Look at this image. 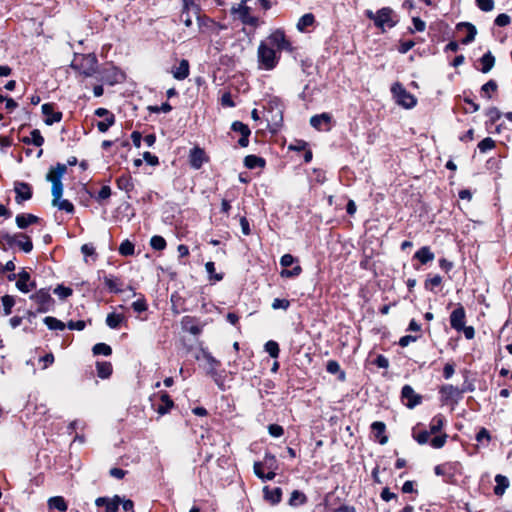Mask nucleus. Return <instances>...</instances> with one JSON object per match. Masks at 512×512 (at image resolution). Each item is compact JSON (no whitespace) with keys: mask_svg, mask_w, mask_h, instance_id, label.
Here are the masks:
<instances>
[{"mask_svg":"<svg viewBox=\"0 0 512 512\" xmlns=\"http://www.w3.org/2000/svg\"><path fill=\"white\" fill-rule=\"evenodd\" d=\"M42 113L45 116V123L47 125H52L56 122L61 121L62 113L59 111H54V106L51 103H45L41 107Z\"/></svg>","mask_w":512,"mask_h":512,"instance_id":"obj_14","label":"nucleus"},{"mask_svg":"<svg viewBox=\"0 0 512 512\" xmlns=\"http://www.w3.org/2000/svg\"><path fill=\"white\" fill-rule=\"evenodd\" d=\"M401 397L407 408L413 409L421 403L422 397L417 394L410 385H404L401 391Z\"/></svg>","mask_w":512,"mask_h":512,"instance_id":"obj_9","label":"nucleus"},{"mask_svg":"<svg viewBox=\"0 0 512 512\" xmlns=\"http://www.w3.org/2000/svg\"><path fill=\"white\" fill-rule=\"evenodd\" d=\"M306 501H307V497L305 496L304 493H302L298 490H294L291 493V496L289 499V504L291 506H300V505L304 504Z\"/></svg>","mask_w":512,"mask_h":512,"instance_id":"obj_35","label":"nucleus"},{"mask_svg":"<svg viewBox=\"0 0 512 512\" xmlns=\"http://www.w3.org/2000/svg\"><path fill=\"white\" fill-rule=\"evenodd\" d=\"M21 239L16 241L17 244L25 253H29L33 249V244L30 238L24 234L20 235Z\"/></svg>","mask_w":512,"mask_h":512,"instance_id":"obj_38","label":"nucleus"},{"mask_svg":"<svg viewBox=\"0 0 512 512\" xmlns=\"http://www.w3.org/2000/svg\"><path fill=\"white\" fill-rule=\"evenodd\" d=\"M66 171V165L58 163L55 167L50 168L49 172L46 175V180L51 182L52 184V205L54 207H57L59 210H63L67 213H73V204L66 199H61L63 194V184L61 179L66 173Z\"/></svg>","mask_w":512,"mask_h":512,"instance_id":"obj_2","label":"nucleus"},{"mask_svg":"<svg viewBox=\"0 0 512 512\" xmlns=\"http://www.w3.org/2000/svg\"><path fill=\"white\" fill-rule=\"evenodd\" d=\"M456 30L457 31H465V37L462 39V44H469L471 42L474 41L475 39V36L477 34V29L476 27L472 24V23H469V22H460L456 25Z\"/></svg>","mask_w":512,"mask_h":512,"instance_id":"obj_16","label":"nucleus"},{"mask_svg":"<svg viewBox=\"0 0 512 512\" xmlns=\"http://www.w3.org/2000/svg\"><path fill=\"white\" fill-rule=\"evenodd\" d=\"M244 165L248 169H254L257 167H264L265 166V160L261 157H258L256 155H248L244 159Z\"/></svg>","mask_w":512,"mask_h":512,"instance_id":"obj_27","label":"nucleus"},{"mask_svg":"<svg viewBox=\"0 0 512 512\" xmlns=\"http://www.w3.org/2000/svg\"><path fill=\"white\" fill-rule=\"evenodd\" d=\"M208 161L206 154L203 149L199 147H194L190 150L189 153V163L192 168L198 170L200 169L205 162Z\"/></svg>","mask_w":512,"mask_h":512,"instance_id":"obj_12","label":"nucleus"},{"mask_svg":"<svg viewBox=\"0 0 512 512\" xmlns=\"http://www.w3.org/2000/svg\"><path fill=\"white\" fill-rule=\"evenodd\" d=\"M104 283L111 292L118 293L121 291L118 287V279L116 278L104 277Z\"/></svg>","mask_w":512,"mask_h":512,"instance_id":"obj_50","label":"nucleus"},{"mask_svg":"<svg viewBox=\"0 0 512 512\" xmlns=\"http://www.w3.org/2000/svg\"><path fill=\"white\" fill-rule=\"evenodd\" d=\"M480 62L482 64L481 71L483 73H488L494 66L495 58L491 52H487L481 57Z\"/></svg>","mask_w":512,"mask_h":512,"instance_id":"obj_31","label":"nucleus"},{"mask_svg":"<svg viewBox=\"0 0 512 512\" xmlns=\"http://www.w3.org/2000/svg\"><path fill=\"white\" fill-rule=\"evenodd\" d=\"M447 438H448V435L447 434H441V435H437L435 436L431 441H430V445L435 448V449H440L442 448L446 441H447Z\"/></svg>","mask_w":512,"mask_h":512,"instance_id":"obj_47","label":"nucleus"},{"mask_svg":"<svg viewBox=\"0 0 512 512\" xmlns=\"http://www.w3.org/2000/svg\"><path fill=\"white\" fill-rule=\"evenodd\" d=\"M332 117L329 113H321L310 118V124L319 131H329L331 129Z\"/></svg>","mask_w":512,"mask_h":512,"instance_id":"obj_10","label":"nucleus"},{"mask_svg":"<svg viewBox=\"0 0 512 512\" xmlns=\"http://www.w3.org/2000/svg\"><path fill=\"white\" fill-rule=\"evenodd\" d=\"M115 123V116H109V118H104V120L99 121L97 123V128L100 132H106L111 126Z\"/></svg>","mask_w":512,"mask_h":512,"instance_id":"obj_46","label":"nucleus"},{"mask_svg":"<svg viewBox=\"0 0 512 512\" xmlns=\"http://www.w3.org/2000/svg\"><path fill=\"white\" fill-rule=\"evenodd\" d=\"M315 21L314 15L311 13H306L300 17L297 23V29L299 31H304L307 27L311 26Z\"/></svg>","mask_w":512,"mask_h":512,"instance_id":"obj_34","label":"nucleus"},{"mask_svg":"<svg viewBox=\"0 0 512 512\" xmlns=\"http://www.w3.org/2000/svg\"><path fill=\"white\" fill-rule=\"evenodd\" d=\"M495 482L496 486L494 488V493L497 496H502L505 493L506 489L509 487V480L506 476L497 474L495 476Z\"/></svg>","mask_w":512,"mask_h":512,"instance_id":"obj_22","label":"nucleus"},{"mask_svg":"<svg viewBox=\"0 0 512 512\" xmlns=\"http://www.w3.org/2000/svg\"><path fill=\"white\" fill-rule=\"evenodd\" d=\"M54 293L61 299H66L67 297L71 296L73 291L69 287H65L63 285H58L54 289Z\"/></svg>","mask_w":512,"mask_h":512,"instance_id":"obj_49","label":"nucleus"},{"mask_svg":"<svg viewBox=\"0 0 512 512\" xmlns=\"http://www.w3.org/2000/svg\"><path fill=\"white\" fill-rule=\"evenodd\" d=\"M205 269H206V272L209 275L210 280L221 281L223 279V275L222 274L215 273V264H214V262H211V261L207 262L205 264Z\"/></svg>","mask_w":512,"mask_h":512,"instance_id":"obj_40","label":"nucleus"},{"mask_svg":"<svg viewBox=\"0 0 512 512\" xmlns=\"http://www.w3.org/2000/svg\"><path fill=\"white\" fill-rule=\"evenodd\" d=\"M97 374L100 378L106 379L112 374V365L109 362L97 363Z\"/></svg>","mask_w":512,"mask_h":512,"instance_id":"obj_32","label":"nucleus"},{"mask_svg":"<svg viewBox=\"0 0 512 512\" xmlns=\"http://www.w3.org/2000/svg\"><path fill=\"white\" fill-rule=\"evenodd\" d=\"M86 324L83 320H79V321H69L68 324H67V327L70 329V330H78V331H81L85 328Z\"/></svg>","mask_w":512,"mask_h":512,"instance_id":"obj_62","label":"nucleus"},{"mask_svg":"<svg viewBox=\"0 0 512 512\" xmlns=\"http://www.w3.org/2000/svg\"><path fill=\"white\" fill-rule=\"evenodd\" d=\"M111 196V188L108 185H104L98 192L97 200L102 201L108 199Z\"/></svg>","mask_w":512,"mask_h":512,"instance_id":"obj_59","label":"nucleus"},{"mask_svg":"<svg viewBox=\"0 0 512 512\" xmlns=\"http://www.w3.org/2000/svg\"><path fill=\"white\" fill-rule=\"evenodd\" d=\"M271 306L275 310H277V309L287 310L289 308V306H290V302L287 299L275 298L273 300Z\"/></svg>","mask_w":512,"mask_h":512,"instance_id":"obj_53","label":"nucleus"},{"mask_svg":"<svg viewBox=\"0 0 512 512\" xmlns=\"http://www.w3.org/2000/svg\"><path fill=\"white\" fill-rule=\"evenodd\" d=\"M121 502L122 498L119 495H115L112 498L99 497L96 499L95 504L98 507L105 506L106 512H118Z\"/></svg>","mask_w":512,"mask_h":512,"instance_id":"obj_11","label":"nucleus"},{"mask_svg":"<svg viewBox=\"0 0 512 512\" xmlns=\"http://www.w3.org/2000/svg\"><path fill=\"white\" fill-rule=\"evenodd\" d=\"M265 351L272 357L277 358L279 355V345L277 342L270 340L265 344Z\"/></svg>","mask_w":512,"mask_h":512,"instance_id":"obj_44","label":"nucleus"},{"mask_svg":"<svg viewBox=\"0 0 512 512\" xmlns=\"http://www.w3.org/2000/svg\"><path fill=\"white\" fill-rule=\"evenodd\" d=\"M268 432L272 437H281L284 434V429L278 424H271L268 426Z\"/></svg>","mask_w":512,"mask_h":512,"instance_id":"obj_55","label":"nucleus"},{"mask_svg":"<svg viewBox=\"0 0 512 512\" xmlns=\"http://www.w3.org/2000/svg\"><path fill=\"white\" fill-rule=\"evenodd\" d=\"M135 246L129 240H124L119 246V253L122 256H132L134 254Z\"/></svg>","mask_w":512,"mask_h":512,"instance_id":"obj_36","label":"nucleus"},{"mask_svg":"<svg viewBox=\"0 0 512 512\" xmlns=\"http://www.w3.org/2000/svg\"><path fill=\"white\" fill-rule=\"evenodd\" d=\"M496 89H497V83L494 80H489L487 83H485L482 86L481 91L489 99V98H491L490 92H494V91H496Z\"/></svg>","mask_w":512,"mask_h":512,"instance_id":"obj_52","label":"nucleus"},{"mask_svg":"<svg viewBox=\"0 0 512 512\" xmlns=\"http://www.w3.org/2000/svg\"><path fill=\"white\" fill-rule=\"evenodd\" d=\"M414 257L421 262V264H426L434 259V253L431 252L430 248L424 246L420 248L414 255Z\"/></svg>","mask_w":512,"mask_h":512,"instance_id":"obj_23","label":"nucleus"},{"mask_svg":"<svg viewBox=\"0 0 512 512\" xmlns=\"http://www.w3.org/2000/svg\"><path fill=\"white\" fill-rule=\"evenodd\" d=\"M372 431L375 434V437L378 439L381 445H384L388 441V437L385 435L386 426L381 421H375L371 425Z\"/></svg>","mask_w":512,"mask_h":512,"instance_id":"obj_19","label":"nucleus"},{"mask_svg":"<svg viewBox=\"0 0 512 512\" xmlns=\"http://www.w3.org/2000/svg\"><path fill=\"white\" fill-rule=\"evenodd\" d=\"M263 464V467L266 470H276L277 469V461L275 456L271 454H266L263 461H260Z\"/></svg>","mask_w":512,"mask_h":512,"instance_id":"obj_42","label":"nucleus"},{"mask_svg":"<svg viewBox=\"0 0 512 512\" xmlns=\"http://www.w3.org/2000/svg\"><path fill=\"white\" fill-rule=\"evenodd\" d=\"M511 23V17L508 14L501 13L495 19V24L499 27H505Z\"/></svg>","mask_w":512,"mask_h":512,"instance_id":"obj_54","label":"nucleus"},{"mask_svg":"<svg viewBox=\"0 0 512 512\" xmlns=\"http://www.w3.org/2000/svg\"><path fill=\"white\" fill-rule=\"evenodd\" d=\"M393 10L389 7H383L377 11L375 16V25L385 31V27L392 28L396 25V21L393 20Z\"/></svg>","mask_w":512,"mask_h":512,"instance_id":"obj_7","label":"nucleus"},{"mask_svg":"<svg viewBox=\"0 0 512 512\" xmlns=\"http://www.w3.org/2000/svg\"><path fill=\"white\" fill-rule=\"evenodd\" d=\"M282 51L292 52L293 47L281 29L274 30L262 40L257 49V60L260 69L273 70L279 60Z\"/></svg>","mask_w":512,"mask_h":512,"instance_id":"obj_1","label":"nucleus"},{"mask_svg":"<svg viewBox=\"0 0 512 512\" xmlns=\"http://www.w3.org/2000/svg\"><path fill=\"white\" fill-rule=\"evenodd\" d=\"M451 327L457 331H461L465 325V311L463 307L456 308L450 315Z\"/></svg>","mask_w":512,"mask_h":512,"instance_id":"obj_17","label":"nucleus"},{"mask_svg":"<svg viewBox=\"0 0 512 512\" xmlns=\"http://www.w3.org/2000/svg\"><path fill=\"white\" fill-rule=\"evenodd\" d=\"M295 262V258L291 254H284L280 259V264L283 267H289Z\"/></svg>","mask_w":512,"mask_h":512,"instance_id":"obj_63","label":"nucleus"},{"mask_svg":"<svg viewBox=\"0 0 512 512\" xmlns=\"http://www.w3.org/2000/svg\"><path fill=\"white\" fill-rule=\"evenodd\" d=\"M72 67L85 76H92L97 72V59L92 54L82 55L75 59Z\"/></svg>","mask_w":512,"mask_h":512,"instance_id":"obj_4","label":"nucleus"},{"mask_svg":"<svg viewBox=\"0 0 512 512\" xmlns=\"http://www.w3.org/2000/svg\"><path fill=\"white\" fill-rule=\"evenodd\" d=\"M391 91L394 97L396 98V102L399 105L407 109L412 108L416 105V98L412 94L407 92L406 89L400 83H395L392 86Z\"/></svg>","mask_w":512,"mask_h":512,"instance_id":"obj_6","label":"nucleus"},{"mask_svg":"<svg viewBox=\"0 0 512 512\" xmlns=\"http://www.w3.org/2000/svg\"><path fill=\"white\" fill-rule=\"evenodd\" d=\"M143 159L151 166H156L159 164L158 157L151 154L150 152H144Z\"/></svg>","mask_w":512,"mask_h":512,"instance_id":"obj_61","label":"nucleus"},{"mask_svg":"<svg viewBox=\"0 0 512 512\" xmlns=\"http://www.w3.org/2000/svg\"><path fill=\"white\" fill-rule=\"evenodd\" d=\"M301 272H302V268H301L299 265H296V266H295L293 269H291V270L284 269V270L281 272V276H282V277H285V278H291V277H296V276H298Z\"/></svg>","mask_w":512,"mask_h":512,"instance_id":"obj_58","label":"nucleus"},{"mask_svg":"<svg viewBox=\"0 0 512 512\" xmlns=\"http://www.w3.org/2000/svg\"><path fill=\"white\" fill-rule=\"evenodd\" d=\"M134 311L141 313L147 310L148 306L144 298H140L132 303Z\"/></svg>","mask_w":512,"mask_h":512,"instance_id":"obj_57","label":"nucleus"},{"mask_svg":"<svg viewBox=\"0 0 512 512\" xmlns=\"http://www.w3.org/2000/svg\"><path fill=\"white\" fill-rule=\"evenodd\" d=\"M263 493L264 498L273 505L278 504L281 501L282 490L279 487L269 489L268 486H265L263 489Z\"/></svg>","mask_w":512,"mask_h":512,"instance_id":"obj_18","label":"nucleus"},{"mask_svg":"<svg viewBox=\"0 0 512 512\" xmlns=\"http://www.w3.org/2000/svg\"><path fill=\"white\" fill-rule=\"evenodd\" d=\"M412 23L414 26V30L411 31L412 33L414 31L423 32L426 28V23L423 20H421L419 17H413Z\"/></svg>","mask_w":512,"mask_h":512,"instance_id":"obj_60","label":"nucleus"},{"mask_svg":"<svg viewBox=\"0 0 512 512\" xmlns=\"http://www.w3.org/2000/svg\"><path fill=\"white\" fill-rule=\"evenodd\" d=\"M117 187L120 190L129 192L133 189L134 184L130 175H122L116 180Z\"/></svg>","mask_w":512,"mask_h":512,"instance_id":"obj_28","label":"nucleus"},{"mask_svg":"<svg viewBox=\"0 0 512 512\" xmlns=\"http://www.w3.org/2000/svg\"><path fill=\"white\" fill-rule=\"evenodd\" d=\"M172 75L176 80H184L189 76V63L182 59L179 66L172 70Z\"/></svg>","mask_w":512,"mask_h":512,"instance_id":"obj_20","label":"nucleus"},{"mask_svg":"<svg viewBox=\"0 0 512 512\" xmlns=\"http://www.w3.org/2000/svg\"><path fill=\"white\" fill-rule=\"evenodd\" d=\"M30 299L37 305L38 313H47L54 307L55 301L51 297L49 290L40 289L30 296Z\"/></svg>","mask_w":512,"mask_h":512,"instance_id":"obj_5","label":"nucleus"},{"mask_svg":"<svg viewBox=\"0 0 512 512\" xmlns=\"http://www.w3.org/2000/svg\"><path fill=\"white\" fill-rule=\"evenodd\" d=\"M476 5L480 10L489 12L494 9V0H476Z\"/></svg>","mask_w":512,"mask_h":512,"instance_id":"obj_51","label":"nucleus"},{"mask_svg":"<svg viewBox=\"0 0 512 512\" xmlns=\"http://www.w3.org/2000/svg\"><path fill=\"white\" fill-rule=\"evenodd\" d=\"M124 319L125 317L122 314L109 313L106 317V324L111 329H117Z\"/></svg>","mask_w":512,"mask_h":512,"instance_id":"obj_30","label":"nucleus"},{"mask_svg":"<svg viewBox=\"0 0 512 512\" xmlns=\"http://www.w3.org/2000/svg\"><path fill=\"white\" fill-rule=\"evenodd\" d=\"M15 220L18 228L24 229L29 225L38 222L39 218L33 214H19L16 216Z\"/></svg>","mask_w":512,"mask_h":512,"instance_id":"obj_21","label":"nucleus"},{"mask_svg":"<svg viewBox=\"0 0 512 512\" xmlns=\"http://www.w3.org/2000/svg\"><path fill=\"white\" fill-rule=\"evenodd\" d=\"M43 322L47 325L50 330H64L66 325L62 321L55 317L47 316L43 319Z\"/></svg>","mask_w":512,"mask_h":512,"instance_id":"obj_33","label":"nucleus"},{"mask_svg":"<svg viewBox=\"0 0 512 512\" xmlns=\"http://www.w3.org/2000/svg\"><path fill=\"white\" fill-rule=\"evenodd\" d=\"M95 355L109 356L112 353V349L105 343H97L92 349Z\"/></svg>","mask_w":512,"mask_h":512,"instance_id":"obj_41","label":"nucleus"},{"mask_svg":"<svg viewBox=\"0 0 512 512\" xmlns=\"http://www.w3.org/2000/svg\"><path fill=\"white\" fill-rule=\"evenodd\" d=\"M150 245L154 250L162 251L166 248V240L159 235H155L150 239Z\"/></svg>","mask_w":512,"mask_h":512,"instance_id":"obj_37","label":"nucleus"},{"mask_svg":"<svg viewBox=\"0 0 512 512\" xmlns=\"http://www.w3.org/2000/svg\"><path fill=\"white\" fill-rule=\"evenodd\" d=\"M233 14L245 25L257 27L259 24L258 17L252 15L251 8L244 3L239 4L237 8L233 9Z\"/></svg>","mask_w":512,"mask_h":512,"instance_id":"obj_8","label":"nucleus"},{"mask_svg":"<svg viewBox=\"0 0 512 512\" xmlns=\"http://www.w3.org/2000/svg\"><path fill=\"white\" fill-rule=\"evenodd\" d=\"M49 509H56L61 512H65L68 508L65 499L62 496H54L48 500Z\"/></svg>","mask_w":512,"mask_h":512,"instance_id":"obj_24","label":"nucleus"},{"mask_svg":"<svg viewBox=\"0 0 512 512\" xmlns=\"http://www.w3.org/2000/svg\"><path fill=\"white\" fill-rule=\"evenodd\" d=\"M14 190L16 193L15 200L19 204L23 201L29 200L32 197L31 186L25 182H16Z\"/></svg>","mask_w":512,"mask_h":512,"instance_id":"obj_15","label":"nucleus"},{"mask_svg":"<svg viewBox=\"0 0 512 512\" xmlns=\"http://www.w3.org/2000/svg\"><path fill=\"white\" fill-rule=\"evenodd\" d=\"M182 7L179 15L180 21L186 26L192 25V18L195 17L199 26L205 21L201 16L200 0H181Z\"/></svg>","mask_w":512,"mask_h":512,"instance_id":"obj_3","label":"nucleus"},{"mask_svg":"<svg viewBox=\"0 0 512 512\" xmlns=\"http://www.w3.org/2000/svg\"><path fill=\"white\" fill-rule=\"evenodd\" d=\"M430 432L428 430H423L420 432H416L415 429L413 430V438L420 444L424 445L428 443L430 438Z\"/></svg>","mask_w":512,"mask_h":512,"instance_id":"obj_45","label":"nucleus"},{"mask_svg":"<svg viewBox=\"0 0 512 512\" xmlns=\"http://www.w3.org/2000/svg\"><path fill=\"white\" fill-rule=\"evenodd\" d=\"M16 287L23 293H28L36 287L34 281H31V276L26 270H22L18 273V279L16 281Z\"/></svg>","mask_w":512,"mask_h":512,"instance_id":"obj_13","label":"nucleus"},{"mask_svg":"<svg viewBox=\"0 0 512 512\" xmlns=\"http://www.w3.org/2000/svg\"><path fill=\"white\" fill-rule=\"evenodd\" d=\"M160 399L162 404L157 408V412L164 415L173 407V401L166 392L161 394Z\"/></svg>","mask_w":512,"mask_h":512,"instance_id":"obj_29","label":"nucleus"},{"mask_svg":"<svg viewBox=\"0 0 512 512\" xmlns=\"http://www.w3.org/2000/svg\"><path fill=\"white\" fill-rule=\"evenodd\" d=\"M494 147L495 141L490 137H486L478 143V149L480 150L481 153H486L487 151L493 149Z\"/></svg>","mask_w":512,"mask_h":512,"instance_id":"obj_43","label":"nucleus"},{"mask_svg":"<svg viewBox=\"0 0 512 512\" xmlns=\"http://www.w3.org/2000/svg\"><path fill=\"white\" fill-rule=\"evenodd\" d=\"M444 424H445L444 416L441 414H438L431 419L428 431L430 432V434H437L438 432H440L442 430V428L444 427Z\"/></svg>","mask_w":512,"mask_h":512,"instance_id":"obj_25","label":"nucleus"},{"mask_svg":"<svg viewBox=\"0 0 512 512\" xmlns=\"http://www.w3.org/2000/svg\"><path fill=\"white\" fill-rule=\"evenodd\" d=\"M232 130L235 132H239L242 136H249L250 135V129L247 125L240 121H235L232 124Z\"/></svg>","mask_w":512,"mask_h":512,"instance_id":"obj_48","label":"nucleus"},{"mask_svg":"<svg viewBox=\"0 0 512 512\" xmlns=\"http://www.w3.org/2000/svg\"><path fill=\"white\" fill-rule=\"evenodd\" d=\"M1 301H2V305H3V309H4V314L6 316L10 315L12 312V308L15 305L14 297L10 296V295H4L1 299Z\"/></svg>","mask_w":512,"mask_h":512,"instance_id":"obj_39","label":"nucleus"},{"mask_svg":"<svg viewBox=\"0 0 512 512\" xmlns=\"http://www.w3.org/2000/svg\"><path fill=\"white\" fill-rule=\"evenodd\" d=\"M23 142L26 144H33L37 147H40L44 143V138L41 135L40 131L38 129H34L29 137L23 138Z\"/></svg>","mask_w":512,"mask_h":512,"instance_id":"obj_26","label":"nucleus"},{"mask_svg":"<svg viewBox=\"0 0 512 512\" xmlns=\"http://www.w3.org/2000/svg\"><path fill=\"white\" fill-rule=\"evenodd\" d=\"M81 252L85 256V258H87L89 256H94L95 255V248H94V246L92 244H84L81 247Z\"/></svg>","mask_w":512,"mask_h":512,"instance_id":"obj_64","label":"nucleus"},{"mask_svg":"<svg viewBox=\"0 0 512 512\" xmlns=\"http://www.w3.org/2000/svg\"><path fill=\"white\" fill-rule=\"evenodd\" d=\"M442 277L440 275H434L430 278H428L425 282V287L427 289H433L434 287H437L441 284Z\"/></svg>","mask_w":512,"mask_h":512,"instance_id":"obj_56","label":"nucleus"}]
</instances>
